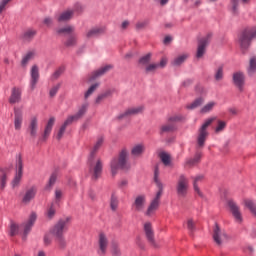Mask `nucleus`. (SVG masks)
<instances>
[{
	"mask_svg": "<svg viewBox=\"0 0 256 256\" xmlns=\"http://www.w3.org/2000/svg\"><path fill=\"white\" fill-rule=\"evenodd\" d=\"M103 137H99L92 149V151L90 152V156H89V163H90V173L92 175V180L93 181H97V179H99V177H101V173H103V161H101V158H97L95 160V155H97V151H99V149H101L102 145H103Z\"/></svg>",
	"mask_w": 256,
	"mask_h": 256,
	"instance_id": "nucleus-1",
	"label": "nucleus"
},
{
	"mask_svg": "<svg viewBox=\"0 0 256 256\" xmlns=\"http://www.w3.org/2000/svg\"><path fill=\"white\" fill-rule=\"evenodd\" d=\"M71 223V218L65 217L59 219L54 226L50 228V235L55 238L59 243L60 247H65V231L69 229V224Z\"/></svg>",
	"mask_w": 256,
	"mask_h": 256,
	"instance_id": "nucleus-2",
	"label": "nucleus"
},
{
	"mask_svg": "<svg viewBox=\"0 0 256 256\" xmlns=\"http://www.w3.org/2000/svg\"><path fill=\"white\" fill-rule=\"evenodd\" d=\"M154 181L158 187V192L156 193V196L151 201L150 205L148 206L145 212V215L147 217H151L152 215H155V212L157 211V209H159V205L161 203V196L163 195V183H161V180H159V166L155 167Z\"/></svg>",
	"mask_w": 256,
	"mask_h": 256,
	"instance_id": "nucleus-3",
	"label": "nucleus"
},
{
	"mask_svg": "<svg viewBox=\"0 0 256 256\" xmlns=\"http://www.w3.org/2000/svg\"><path fill=\"white\" fill-rule=\"evenodd\" d=\"M129 157V152L127 149H122L118 155V157L113 158L110 162V169H111V175L112 177H115L117 173H119V170H127L129 169V163L127 162V159Z\"/></svg>",
	"mask_w": 256,
	"mask_h": 256,
	"instance_id": "nucleus-4",
	"label": "nucleus"
},
{
	"mask_svg": "<svg viewBox=\"0 0 256 256\" xmlns=\"http://www.w3.org/2000/svg\"><path fill=\"white\" fill-rule=\"evenodd\" d=\"M217 119L216 117L208 118L204 121L201 127L198 129V134L196 137V149H203L205 147V143L207 138L209 137V127H211L213 121Z\"/></svg>",
	"mask_w": 256,
	"mask_h": 256,
	"instance_id": "nucleus-5",
	"label": "nucleus"
},
{
	"mask_svg": "<svg viewBox=\"0 0 256 256\" xmlns=\"http://www.w3.org/2000/svg\"><path fill=\"white\" fill-rule=\"evenodd\" d=\"M252 39H256V26L253 28H248L241 33L239 37L241 49H249Z\"/></svg>",
	"mask_w": 256,
	"mask_h": 256,
	"instance_id": "nucleus-6",
	"label": "nucleus"
},
{
	"mask_svg": "<svg viewBox=\"0 0 256 256\" xmlns=\"http://www.w3.org/2000/svg\"><path fill=\"white\" fill-rule=\"evenodd\" d=\"M188 191H189V178H187V176L182 174L178 177V180L176 183L177 196L183 199L187 197Z\"/></svg>",
	"mask_w": 256,
	"mask_h": 256,
	"instance_id": "nucleus-7",
	"label": "nucleus"
},
{
	"mask_svg": "<svg viewBox=\"0 0 256 256\" xmlns=\"http://www.w3.org/2000/svg\"><path fill=\"white\" fill-rule=\"evenodd\" d=\"M211 39H213V33L209 32L206 34V36L198 41L196 59H201L203 55H205V51H207V45L211 43Z\"/></svg>",
	"mask_w": 256,
	"mask_h": 256,
	"instance_id": "nucleus-8",
	"label": "nucleus"
},
{
	"mask_svg": "<svg viewBox=\"0 0 256 256\" xmlns=\"http://www.w3.org/2000/svg\"><path fill=\"white\" fill-rule=\"evenodd\" d=\"M213 239L216 245H223V243H227L229 240V235H227V232L219 227L218 224H215L214 230H213Z\"/></svg>",
	"mask_w": 256,
	"mask_h": 256,
	"instance_id": "nucleus-9",
	"label": "nucleus"
},
{
	"mask_svg": "<svg viewBox=\"0 0 256 256\" xmlns=\"http://www.w3.org/2000/svg\"><path fill=\"white\" fill-rule=\"evenodd\" d=\"M145 205H147V197L145 195H138L134 198L131 207L135 213H141L145 210Z\"/></svg>",
	"mask_w": 256,
	"mask_h": 256,
	"instance_id": "nucleus-10",
	"label": "nucleus"
},
{
	"mask_svg": "<svg viewBox=\"0 0 256 256\" xmlns=\"http://www.w3.org/2000/svg\"><path fill=\"white\" fill-rule=\"evenodd\" d=\"M108 247H109V240L107 239V235L101 232L98 236V250H97L98 255L105 256L107 253Z\"/></svg>",
	"mask_w": 256,
	"mask_h": 256,
	"instance_id": "nucleus-11",
	"label": "nucleus"
},
{
	"mask_svg": "<svg viewBox=\"0 0 256 256\" xmlns=\"http://www.w3.org/2000/svg\"><path fill=\"white\" fill-rule=\"evenodd\" d=\"M228 207L236 223H243V215L241 214V209L239 208V205H237V202L228 200Z\"/></svg>",
	"mask_w": 256,
	"mask_h": 256,
	"instance_id": "nucleus-12",
	"label": "nucleus"
},
{
	"mask_svg": "<svg viewBox=\"0 0 256 256\" xmlns=\"http://www.w3.org/2000/svg\"><path fill=\"white\" fill-rule=\"evenodd\" d=\"M16 175L14 179L12 180V188L15 189L21 183V179L23 178V159H21V156L18 157L17 163H16Z\"/></svg>",
	"mask_w": 256,
	"mask_h": 256,
	"instance_id": "nucleus-13",
	"label": "nucleus"
},
{
	"mask_svg": "<svg viewBox=\"0 0 256 256\" xmlns=\"http://www.w3.org/2000/svg\"><path fill=\"white\" fill-rule=\"evenodd\" d=\"M145 111V106H135L128 108L125 112L118 115V119H125V117H133L134 115H141Z\"/></svg>",
	"mask_w": 256,
	"mask_h": 256,
	"instance_id": "nucleus-14",
	"label": "nucleus"
},
{
	"mask_svg": "<svg viewBox=\"0 0 256 256\" xmlns=\"http://www.w3.org/2000/svg\"><path fill=\"white\" fill-rule=\"evenodd\" d=\"M144 233L147 241L152 245V247H158L155 241V232L153 231V225L150 222L144 224Z\"/></svg>",
	"mask_w": 256,
	"mask_h": 256,
	"instance_id": "nucleus-15",
	"label": "nucleus"
},
{
	"mask_svg": "<svg viewBox=\"0 0 256 256\" xmlns=\"http://www.w3.org/2000/svg\"><path fill=\"white\" fill-rule=\"evenodd\" d=\"M37 221V213L32 212L28 218V221L22 225L24 229V235L22 239H27V235L33 228V225H35V222Z\"/></svg>",
	"mask_w": 256,
	"mask_h": 256,
	"instance_id": "nucleus-16",
	"label": "nucleus"
},
{
	"mask_svg": "<svg viewBox=\"0 0 256 256\" xmlns=\"http://www.w3.org/2000/svg\"><path fill=\"white\" fill-rule=\"evenodd\" d=\"M111 69H113V65H111V64L101 67L100 69L92 72L89 75L88 81H95V79H99V77H103V75H105V73H109V71H111Z\"/></svg>",
	"mask_w": 256,
	"mask_h": 256,
	"instance_id": "nucleus-17",
	"label": "nucleus"
},
{
	"mask_svg": "<svg viewBox=\"0 0 256 256\" xmlns=\"http://www.w3.org/2000/svg\"><path fill=\"white\" fill-rule=\"evenodd\" d=\"M37 83H39V67L37 65H33L30 70L31 91H35V87H37Z\"/></svg>",
	"mask_w": 256,
	"mask_h": 256,
	"instance_id": "nucleus-18",
	"label": "nucleus"
},
{
	"mask_svg": "<svg viewBox=\"0 0 256 256\" xmlns=\"http://www.w3.org/2000/svg\"><path fill=\"white\" fill-rule=\"evenodd\" d=\"M54 125H55V117H51L46 124L42 137L39 138V143H43L47 141V139H49V136L51 135V131H53Z\"/></svg>",
	"mask_w": 256,
	"mask_h": 256,
	"instance_id": "nucleus-19",
	"label": "nucleus"
},
{
	"mask_svg": "<svg viewBox=\"0 0 256 256\" xmlns=\"http://www.w3.org/2000/svg\"><path fill=\"white\" fill-rule=\"evenodd\" d=\"M23 126V110L20 108H14V129L16 131H21Z\"/></svg>",
	"mask_w": 256,
	"mask_h": 256,
	"instance_id": "nucleus-20",
	"label": "nucleus"
},
{
	"mask_svg": "<svg viewBox=\"0 0 256 256\" xmlns=\"http://www.w3.org/2000/svg\"><path fill=\"white\" fill-rule=\"evenodd\" d=\"M105 31H107V28H105V26L93 27L86 32V37L87 39L101 37V35H105Z\"/></svg>",
	"mask_w": 256,
	"mask_h": 256,
	"instance_id": "nucleus-21",
	"label": "nucleus"
},
{
	"mask_svg": "<svg viewBox=\"0 0 256 256\" xmlns=\"http://www.w3.org/2000/svg\"><path fill=\"white\" fill-rule=\"evenodd\" d=\"M35 195H37V188L35 186L30 187L26 190L25 194L22 197V203L24 205H29L33 199H35Z\"/></svg>",
	"mask_w": 256,
	"mask_h": 256,
	"instance_id": "nucleus-22",
	"label": "nucleus"
},
{
	"mask_svg": "<svg viewBox=\"0 0 256 256\" xmlns=\"http://www.w3.org/2000/svg\"><path fill=\"white\" fill-rule=\"evenodd\" d=\"M39 129V120L37 117H32L30 119V123L28 125V133L32 139H35L37 137V131Z\"/></svg>",
	"mask_w": 256,
	"mask_h": 256,
	"instance_id": "nucleus-23",
	"label": "nucleus"
},
{
	"mask_svg": "<svg viewBox=\"0 0 256 256\" xmlns=\"http://www.w3.org/2000/svg\"><path fill=\"white\" fill-rule=\"evenodd\" d=\"M233 83L239 88V91H243V86L245 85V74L243 72H235L233 74Z\"/></svg>",
	"mask_w": 256,
	"mask_h": 256,
	"instance_id": "nucleus-24",
	"label": "nucleus"
},
{
	"mask_svg": "<svg viewBox=\"0 0 256 256\" xmlns=\"http://www.w3.org/2000/svg\"><path fill=\"white\" fill-rule=\"evenodd\" d=\"M21 88L13 87L11 90V95L9 97V103L15 105V103H21Z\"/></svg>",
	"mask_w": 256,
	"mask_h": 256,
	"instance_id": "nucleus-25",
	"label": "nucleus"
},
{
	"mask_svg": "<svg viewBox=\"0 0 256 256\" xmlns=\"http://www.w3.org/2000/svg\"><path fill=\"white\" fill-rule=\"evenodd\" d=\"M73 17H74L73 10L68 8L67 10H64L62 13H60L56 19L58 23H67V21H71Z\"/></svg>",
	"mask_w": 256,
	"mask_h": 256,
	"instance_id": "nucleus-26",
	"label": "nucleus"
},
{
	"mask_svg": "<svg viewBox=\"0 0 256 256\" xmlns=\"http://www.w3.org/2000/svg\"><path fill=\"white\" fill-rule=\"evenodd\" d=\"M37 35V31L34 29H28L22 33V41L24 43H31L33 39H35V36Z\"/></svg>",
	"mask_w": 256,
	"mask_h": 256,
	"instance_id": "nucleus-27",
	"label": "nucleus"
},
{
	"mask_svg": "<svg viewBox=\"0 0 256 256\" xmlns=\"http://www.w3.org/2000/svg\"><path fill=\"white\" fill-rule=\"evenodd\" d=\"M201 157H203V154L199 151H197L193 158L187 159L185 162L186 167H195L197 163L201 161Z\"/></svg>",
	"mask_w": 256,
	"mask_h": 256,
	"instance_id": "nucleus-28",
	"label": "nucleus"
},
{
	"mask_svg": "<svg viewBox=\"0 0 256 256\" xmlns=\"http://www.w3.org/2000/svg\"><path fill=\"white\" fill-rule=\"evenodd\" d=\"M58 35H73L75 33V26L66 25L56 30Z\"/></svg>",
	"mask_w": 256,
	"mask_h": 256,
	"instance_id": "nucleus-29",
	"label": "nucleus"
},
{
	"mask_svg": "<svg viewBox=\"0 0 256 256\" xmlns=\"http://www.w3.org/2000/svg\"><path fill=\"white\" fill-rule=\"evenodd\" d=\"M145 152V145L143 144H136L131 149V155L133 157H141Z\"/></svg>",
	"mask_w": 256,
	"mask_h": 256,
	"instance_id": "nucleus-30",
	"label": "nucleus"
},
{
	"mask_svg": "<svg viewBox=\"0 0 256 256\" xmlns=\"http://www.w3.org/2000/svg\"><path fill=\"white\" fill-rule=\"evenodd\" d=\"M88 109H89V102H84L78 107V110L74 115L76 117H78L79 119H83V117H85V114L87 113Z\"/></svg>",
	"mask_w": 256,
	"mask_h": 256,
	"instance_id": "nucleus-31",
	"label": "nucleus"
},
{
	"mask_svg": "<svg viewBox=\"0 0 256 256\" xmlns=\"http://www.w3.org/2000/svg\"><path fill=\"white\" fill-rule=\"evenodd\" d=\"M35 55H37V52L35 50L28 51L26 55L22 58V61H21L22 67L29 65V61H33V59H35Z\"/></svg>",
	"mask_w": 256,
	"mask_h": 256,
	"instance_id": "nucleus-32",
	"label": "nucleus"
},
{
	"mask_svg": "<svg viewBox=\"0 0 256 256\" xmlns=\"http://www.w3.org/2000/svg\"><path fill=\"white\" fill-rule=\"evenodd\" d=\"M187 59H189L188 53L181 54L174 58V60L172 61V65L173 67H180V65H183V63H185Z\"/></svg>",
	"mask_w": 256,
	"mask_h": 256,
	"instance_id": "nucleus-33",
	"label": "nucleus"
},
{
	"mask_svg": "<svg viewBox=\"0 0 256 256\" xmlns=\"http://www.w3.org/2000/svg\"><path fill=\"white\" fill-rule=\"evenodd\" d=\"M203 179H204L203 175H198L194 178V182H193L194 191L195 193H197V195H199V197H203V192H201V189H199V183H201Z\"/></svg>",
	"mask_w": 256,
	"mask_h": 256,
	"instance_id": "nucleus-34",
	"label": "nucleus"
},
{
	"mask_svg": "<svg viewBox=\"0 0 256 256\" xmlns=\"http://www.w3.org/2000/svg\"><path fill=\"white\" fill-rule=\"evenodd\" d=\"M65 47H75L77 45V33L69 35L64 42Z\"/></svg>",
	"mask_w": 256,
	"mask_h": 256,
	"instance_id": "nucleus-35",
	"label": "nucleus"
},
{
	"mask_svg": "<svg viewBox=\"0 0 256 256\" xmlns=\"http://www.w3.org/2000/svg\"><path fill=\"white\" fill-rule=\"evenodd\" d=\"M202 103H205V99H203V97L196 98L192 103L186 106V109H197L198 107H201Z\"/></svg>",
	"mask_w": 256,
	"mask_h": 256,
	"instance_id": "nucleus-36",
	"label": "nucleus"
},
{
	"mask_svg": "<svg viewBox=\"0 0 256 256\" xmlns=\"http://www.w3.org/2000/svg\"><path fill=\"white\" fill-rule=\"evenodd\" d=\"M216 105H217V102L210 101L201 108L200 113L202 114L211 113V111H213Z\"/></svg>",
	"mask_w": 256,
	"mask_h": 256,
	"instance_id": "nucleus-37",
	"label": "nucleus"
},
{
	"mask_svg": "<svg viewBox=\"0 0 256 256\" xmlns=\"http://www.w3.org/2000/svg\"><path fill=\"white\" fill-rule=\"evenodd\" d=\"M176 129H177V127H175V124L168 123V124H164L161 126L160 133L162 135H163V133H173V131H175Z\"/></svg>",
	"mask_w": 256,
	"mask_h": 256,
	"instance_id": "nucleus-38",
	"label": "nucleus"
},
{
	"mask_svg": "<svg viewBox=\"0 0 256 256\" xmlns=\"http://www.w3.org/2000/svg\"><path fill=\"white\" fill-rule=\"evenodd\" d=\"M152 57H153V54L151 53L145 54L139 59V65H141L144 68L147 67V65L151 63Z\"/></svg>",
	"mask_w": 256,
	"mask_h": 256,
	"instance_id": "nucleus-39",
	"label": "nucleus"
},
{
	"mask_svg": "<svg viewBox=\"0 0 256 256\" xmlns=\"http://www.w3.org/2000/svg\"><path fill=\"white\" fill-rule=\"evenodd\" d=\"M147 27H149V20L148 19L139 20L135 24L136 31H143V29H147Z\"/></svg>",
	"mask_w": 256,
	"mask_h": 256,
	"instance_id": "nucleus-40",
	"label": "nucleus"
},
{
	"mask_svg": "<svg viewBox=\"0 0 256 256\" xmlns=\"http://www.w3.org/2000/svg\"><path fill=\"white\" fill-rule=\"evenodd\" d=\"M248 75H254L256 71V57L252 56L249 60V66H248Z\"/></svg>",
	"mask_w": 256,
	"mask_h": 256,
	"instance_id": "nucleus-41",
	"label": "nucleus"
},
{
	"mask_svg": "<svg viewBox=\"0 0 256 256\" xmlns=\"http://www.w3.org/2000/svg\"><path fill=\"white\" fill-rule=\"evenodd\" d=\"M10 237H15V235H19V224H16L15 221H10Z\"/></svg>",
	"mask_w": 256,
	"mask_h": 256,
	"instance_id": "nucleus-42",
	"label": "nucleus"
},
{
	"mask_svg": "<svg viewBox=\"0 0 256 256\" xmlns=\"http://www.w3.org/2000/svg\"><path fill=\"white\" fill-rule=\"evenodd\" d=\"M117 207H119V198L115 193H112L110 198V208L112 211H115Z\"/></svg>",
	"mask_w": 256,
	"mask_h": 256,
	"instance_id": "nucleus-43",
	"label": "nucleus"
},
{
	"mask_svg": "<svg viewBox=\"0 0 256 256\" xmlns=\"http://www.w3.org/2000/svg\"><path fill=\"white\" fill-rule=\"evenodd\" d=\"M244 205L253 215L256 216V203L253 200H245Z\"/></svg>",
	"mask_w": 256,
	"mask_h": 256,
	"instance_id": "nucleus-44",
	"label": "nucleus"
},
{
	"mask_svg": "<svg viewBox=\"0 0 256 256\" xmlns=\"http://www.w3.org/2000/svg\"><path fill=\"white\" fill-rule=\"evenodd\" d=\"M227 127V122L223 120H218L217 121V126L215 127L214 131L215 133H223L225 131V128Z\"/></svg>",
	"mask_w": 256,
	"mask_h": 256,
	"instance_id": "nucleus-45",
	"label": "nucleus"
},
{
	"mask_svg": "<svg viewBox=\"0 0 256 256\" xmlns=\"http://www.w3.org/2000/svg\"><path fill=\"white\" fill-rule=\"evenodd\" d=\"M98 87H99V83H95V84L91 85L88 88V90L85 92L84 99H89V97H91V95H93V93H95V91H97Z\"/></svg>",
	"mask_w": 256,
	"mask_h": 256,
	"instance_id": "nucleus-46",
	"label": "nucleus"
},
{
	"mask_svg": "<svg viewBox=\"0 0 256 256\" xmlns=\"http://www.w3.org/2000/svg\"><path fill=\"white\" fill-rule=\"evenodd\" d=\"M77 121H79V118L75 114H73L68 116L62 125H64L65 127H69V125H73V123Z\"/></svg>",
	"mask_w": 256,
	"mask_h": 256,
	"instance_id": "nucleus-47",
	"label": "nucleus"
},
{
	"mask_svg": "<svg viewBox=\"0 0 256 256\" xmlns=\"http://www.w3.org/2000/svg\"><path fill=\"white\" fill-rule=\"evenodd\" d=\"M57 212V209H55V204L52 203L47 211H46V217L47 219H53V217H55V213Z\"/></svg>",
	"mask_w": 256,
	"mask_h": 256,
	"instance_id": "nucleus-48",
	"label": "nucleus"
},
{
	"mask_svg": "<svg viewBox=\"0 0 256 256\" xmlns=\"http://www.w3.org/2000/svg\"><path fill=\"white\" fill-rule=\"evenodd\" d=\"M157 69H159L157 63H150L144 68V71L149 75V73H156Z\"/></svg>",
	"mask_w": 256,
	"mask_h": 256,
	"instance_id": "nucleus-49",
	"label": "nucleus"
},
{
	"mask_svg": "<svg viewBox=\"0 0 256 256\" xmlns=\"http://www.w3.org/2000/svg\"><path fill=\"white\" fill-rule=\"evenodd\" d=\"M231 12L233 15H238L239 13V0H231Z\"/></svg>",
	"mask_w": 256,
	"mask_h": 256,
	"instance_id": "nucleus-50",
	"label": "nucleus"
},
{
	"mask_svg": "<svg viewBox=\"0 0 256 256\" xmlns=\"http://www.w3.org/2000/svg\"><path fill=\"white\" fill-rule=\"evenodd\" d=\"M57 181V172H53L49 178V182L46 185V189H51V187H53V185H55Z\"/></svg>",
	"mask_w": 256,
	"mask_h": 256,
	"instance_id": "nucleus-51",
	"label": "nucleus"
},
{
	"mask_svg": "<svg viewBox=\"0 0 256 256\" xmlns=\"http://www.w3.org/2000/svg\"><path fill=\"white\" fill-rule=\"evenodd\" d=\"M61 199H63V190L57 188L55 190L54 203L56 205H58V203H59V201H61Z\"/></svg>",
	"mask_w": 256,
	"mask_h": 256,
	"instance_id": "nucleus-52",
	"label": "nucleus"
},
{
	"mask_svg": "<svg viewBox=\"0 0 256 256\" xmlns=\"http://www.w3.org/2000/svg\"><path fill=\"white\" fill-rule=\"evenodd\" d=\"M214 79L216 81H221L223 79V66H219L214 74Z\"/></svg>",
	"mask_w": 256,
	"mask_h": 256,
	"instance_id": "nucleus-53",
	"label": "nucleus"
},
{
	"mask_svg": "<svg viewBox=\"0 0 256 256\" xmlns=\"http://www.w3.org/2000/svg\"><path fill=\"white\" fill-rule=\"evenodd\" d=\"M70 11H73V15H75V13L79 14V13H83V5L81 3H76L74 4V6L72 8H69Z\"/></svg>",
	"mask_w": 256,
	"mask_h": 256,
	"instance_id": "nucleus-54",
	"label": "nucleus"
},
{
	"mask_svg": "<svg viewBox=\"0 0 256 256\" xmlns=\"http://www.w3.org/2000/svg\"><path fill=\"white\" fill-rule=\"evenodd\" d=\"M160 159H161L162 163L166 166L170 165V163H171V156L167 153H161Z\"/></svg>",
	"mask_w": 256,
	"mask_h": 256,
	"instance_id": "nucleus-55",
	"label": "nucleus"
},
{
	"mask_svg": "<svg viewBox=\"0 0 256 256\" xmlns=\"http://www.w3.org/2000/svg\"><path fill=\"white\" fill-rule=\"evenodd\" d=\"M66 129H67V126H64V124H62L57 135H56V139L58 141H61V139H63V135H65Z\"/></svg>",
	"mask_w": 256,
	"mask_h": 256,
	"instance_id": "nucleus-56",
	"label": "nucleus"
},
{
	"mask_svg": "<svg viewBox=\"0 0 256 256\" xmlns=\"http://www.w3.org/2000/svg\"><path fill=\"white\" fill-rule=\"evenodd\" d=\"M7 185V174L3 173L0 177V191H3Z\"/></svg>",
	"mask_w": 256,
	"mask_h": 256,
	"instance_id": "nucleus-57",
	"label": "nucleus"
},
{
	"mask_svg": "<svg viewBox=\"0 0 256 256\" xmlns=\"http://www.w3.org/2000/svg\"><path fill=\"white\" fill-rule=\"evenodd\" d=\"M59 89H61V83L56 84L50 89L49 95L50 97H55L57 95Z\"/></svg>",
	"mask_w": 256,
	"mask_h": 256,
	"instance_id": "nucleus-58",
	"label": "nucleus"
},
{
	"mask_svg": "<svg viewBox=\"0 0 256 256\" xmlns=\"http://www.w3.org/2000/svg\"><path fill=\"white\" fill-rule=\"evenodd\" d=\"M65 71L64 68H58L52 75V79L55 81L63 75V72Z\"/></svg>",
	"mask_w": 256,
	"mask_h": 256,
	"instance_id": "nucleus-59",
	"label": "nucleus"
},
{
	"mask_svg": "<svg viewBox=\"0 0 256 256\" xmlns=\"http://www.w3.org/2000/svg\"><path fill=\"white\" fill-rule=\"evenodd\" d=\"M12 0H1L0 1V15L1 13H3V11H5V9H7V5H9V3H11Z\"/></svg>",
	"mask_w": 256,
	"mask_h": 256,
	"instance_id": "nucleus-60",
	"label": "nucleus"
},
{
	"mask_svg": "<svg viewBox=\"0 0 256 256\" xmlns=\"http://www.w3.org/2000/svg\"><path fill=\"white\" fill-rule=\"evenodd\" d=\"M167 62H168L167 58L163 57L161 58L160 63H156V65L158 69H165V67H167Z\"/></svg>",
	"mask_w": 256,
	"mask_h": 256,
	"instance_id": "nucleus-61",
	"label": "nucleus"
},
{
	"mask_svg": "<svg viewBox=\"0 0 256 256\" xmlns=\"http://www.w3.org/2000/svg\"><path fill=\"white\" fill-rule=\"evenodd\" d=\"M187 229L191 231V233H193V231H195V222L193 221V219H189L187 221Z\"/></svg>",
	"mask_w": 256,
	"mask_h": 256,
	"instance_id": "nucleus-62",
	"label": "nucleus"
},
{
	"mask_svg": "<svg viewBox=\"0 0 256 256\" xmlns=\"http://www.w3.org/2000/svg\"><path fill=\"white\" fill-rule=\"evenodd\" d=\"M53 242V238L51 237V233L49 232V234H46L44 236V244L46 246L50 245Z\"/></svg>",
	"mask_w": 256,
	"mask_h": 256,
	"instance_id": "nucleus-63",
	"label": "nucleus"
},
{
	"mask_svg": "<svg viewBox=\"0 0 256 256\" xmlns=\"http://www.w3.org/2000/svg\"><path fill=\"white\" fill-rule=\"evenodd\" d=\"M43 24H44L46 27H51V25H53V18H51V17H46V18H44Z\"/></svg>",
	"mask_w": 256,
	"mask_h": 256,
	"instance_id": "nucleus-64",
	"label": "nucleus"
}]
</instances>
